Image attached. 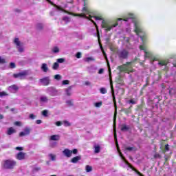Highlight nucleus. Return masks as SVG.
I'll return each instance as SVG.
<instances>
[{
	"mask_svg": "<svg viewBox=\"0 0 176 176\" xmlns=\"http://www.w3.org/2000/svg\"><path fill=\"white\" fill-rule=\"evenodd\" d=\"M24 157H25V153H24L23 152H19L16 155V159H18V160H23V159H24Z\"/></svg>",
	"mask_w": 176,
	"mask_h": 176,
	"instance_id": "nucleus-17",
	"label": "nucleus"
},
{
	"mask_svg": "<svg viewBox=\"0 0 176 176\" xmlns=\"http://www.w3.org/2000/svg\"><path fill=\"white\" fill-rule=\"evenodd\" d=\"M154 157H155V159H157V158L160 157V154H155Z\"/></svg>",
	"mask_w": 176,
	"mask_h": 176,
	"instance_id": "nucleus-51",
	"label": "nucleus"
},
{
	"mask_svg": "<svg viewBox=\"0 0 176 176\" xmlns=\"http://www.w3.org/2000/svg\"><path fill=\"white\" fill-rule=\"evenodd\" d=\"M63 124L64 126H65V127H68L71 126V123H69V122L68 121H63Z\"/></svg>",
	"mask_w": 176,
	"mask_h": 176,
	"instance_id": "nucleus-36",
	"label": "nucleus"
},
{
	"mask_svg": "<svg viewBox=\"0 0 176 176\" xmlns=\"http://www.w3.org/2000/svg\"><path fill=\"white\" fill-rule=\"evenodd\" d=\"M54 79H56V80H60L61 79V76H60V74H56L54 76Z\"/></svg>",
	"mask_w": 176,
	"mask_h": 176,
	"instance_id": "nucleus-37",
	"label": "nucleus"
},
{
	"mask_svg": "<svg viewBox=\"0 0 176 176\" xmlns=\"http://www.w3.org/2000/svg\"><path fill=\"white\" fill-rule=\"evenodd\" d=\"M91 68H93L92 66H91L90 67L88 68V72H89V74H92L93 72H91Z\"/></svg>",
	"mask_w": 176,
	"mask_h": 176,
	"instance_id": "nucleus-56",
	"label": "nucleus"
},
{
	"mask_svg": "<svg viewBox=\"0 0 176 176\" xmlns=\"http://www.w3.org/2000/svg\"><path fill=\"white\" fill-rule=\"evenodd\" d=\"M31 133V129L30 128H25L23 131L19 133V137H25V135H29Z\"/></svg>",
	"mask_w": 176,
	"mask_h": 176,
	"instance_id": "nucleus-12",
	"label": "nucleus"
},
{
	"mask_svg": "<svg viewBox=\"0 0 176 176\" xmlns=\"http://www.w3.org/2000/svg\"><path fill=\"white\" fill-rule=\"evenodd\" d=\"M14 12H16V13H21V10H20V9H19V8H16V9L14 10Z\"/></svg>",
	"mask_w": 176,
	"mask_h": 176,
	"instance_id": "nucleus-50",
	"label": "nucleus"
},
{
	"mask_svg": "<svg viewBox=\"0 0 176 176\" xmlns=\"http://www.w3.org/2000/svg\"><path fill=\"white\" fill-rule=\"evenodd\" d=\"M46 91L50 96H51V97H56V96H57V94L58 93L57 89H56V88L53 87H48L46 89Z\"/></svg>",
	"mask_w": 176,
	"mask_h": 176,
	"instance_id": "nucleus-8",
	"label": "nucleus"
},
{
	"mask_svg": "<svg viewBox=\"0 0 176 176\" xmlns=\"http://www.w3.org/2000/svg\"><path fill=\"white\" fill-rule=\"evenodd\" d=\"M58 68H60V65L57 62H55L52 65V69L57 71Z\"/></svg>",
	"mask_w": 176,
	"mask_h": 176,
	"instance_id": "nucleus-24",
	"label": "nucleus"
},
{
	"mask_svg": "<svg viewBox=\"0 0 176 176\" xmlns=\"http://www.w3.org/2000/svg\"><path fill=\"white\" fill-rule=\"evenodd\" d=\"M56 63L58 64H63V63H65V58H58L56 60Z\"/></svg>",
	"mask_w": 176,
	"mask_h": 176,
	"instance_id": "nucleus-29",
	"label": "nucleus"
},
{
	"mask_svg": "<svg viewBox=\"0 0 176 176\" xmlns=\"http://www.w3.org/2000/svg\"><path fill=\"white\" fill-rule=\"evenodd\" d=\"M94 107H96V108H100L102 107V102H98L94 103Z\"/></svg>",
	"mask_w": 176,
	"mask_h": 176,
	"instance_id": "nucleus-30",
	"label": "nucleus"
},
{
	"mask_svg": "<svg viewBox=\"0 0 176 176\" xmlns=\"http://www.w3.org/2000/svg\"><path fill=\"white\" fill-rule=\"evenodd\" d=\"M126 150L129 151V152H131L133 151H135V148H134V147H126Z\"/></svg>",
	"mask_w": 176,
	"mask_h": 176,
	"instance_id": "nucleus-38",
	"label": "nucleus"
},
{
	"mask_svg": "<svg viewBox=\"0 0 176 176\" xmlns=\"http://www.w3.org/2000/svg\"><path fill=\"white\" fill-rule=\"evenodd\" d=\"M56 126H61V124H63V122H61L60 121H57L56 122Z\"/></svg>",
	"mask_w": 176,
	"mask_h": 176,
	"instance_id": "nucleus-46",
	"label": "nucleus"
},
{
	"mask_svg": "<svg viewBox=\"0 0 176 176\" xmlns=\"http://www.w3.org/2000/svg\"><path fill=\"white\" fill-rule=\"evenodd\" d=\"M0 64H6V59L0 56Z\"/></svg>",
	"mask_w": 176,
	"mask_h": 176,
	"instance_id": "nucleus-33",
	"label": "nucleus"
},
{
	"mask_svg": "<svg viewBox=\"0 0 176 176\" xmlns=\"http://www.w3.org/2000/svg\"><path fill=\"white\" fill-rule=\"evenodd\" d=\"M1 119H3V115L0 114V120H1Z\"/></svg>",
	"mask_w": 176,
	"mask_h": 176,
	"instance_id": "nucleus-60",
	"label": "nucleus"
},
{
	"mask_svg": "<svg viewBox=\"0 0 176 176\" xmlns=\"http://www.w3.org/2000/svg\"><path fill=\"white\" fill-rule=\"evenodd\" d=\"M40 101L41 102L46 103L49 101V98L46 96H41L40 97Z\"/></svg>",
	"mask_w": 176,
	"mask_h": 176,
	"instance_id": "nucleus-19",
	"label": "nucleus"
},
{
	"mask_svg": "<svg viewBox=\"0 0 176 176\" xmlns=\"http://www.w3.org/2000/svg\"><path fill=\"white\" fill-rule=\"evenodd\" d=\"M130 104H135V100L131 99L129 100Z\"/></svg>",
	"mask_w": 176,
	"mask_h": 176,
	"instance_id": "nucleus-55",
	"label": "nucleus"
},
{
	"mask_svg": "<svg viewBox=\"0 0 176 176\" xmlns=\"http://www.w3.org/2000/svg\"><path fill=\"white\" fill-rule=\"evenodd\" d=\"M29 118H30V119L34 120V119H35L36 118V116H35L34 114H30L29 116Z\"/></svg>",
	"mask_w": 176,
	"mask_h": 176,
	"instance_id": "nucleus-44",
	"label": "nucleus"
},
{
	"mask_svg": "<svg viewBox=\"0 0 176 176\" xmlns=\"http://www.w3.org/2000/svg\"><path fill=\"white\" fill-rule=\"evenodd\" d=\"M116 120V115L114 116V120H113L114 123H115Z\"/></svg>",
	"mask_w": 176,
	"mask_h": 176,
	"instance_id": "nucleus-63",
	"label": "nucleus"
},
{
	"mask_svg": "<svg viewBox=\"0 0 176 176\" xmlns=\"http://www.w3.org/2000/svg\"><path fill=\"white\" fill-rule=\"evenodd\" d=\"M85 86H91V82L90 81H85Z\"/></svg>",
	"mask_w": 176,
	"mask_h": 176,
	"instance_id": "nucleus-45",
	"label": "nucleus"
},
{
	"mask_svg": "<svg viewBox=\"0 0 176 176\" xmlns=\"http://www.w3.org/2000/svg\"><path fill=\"white\" fill-rule=\"evenodd\" d=\"M10 67L13 69V68H16V64L14 63H10Z\"/></svg>",
	"mask_w": 176,
	"mask_h": 176,
	"instance_id": "nucleus-40",
	"label": "nucleus"
},
{
	"mask_svg": "<svg viewBox=\"0 0 176 176\" xmlns=\"http://www.w3.org/2000/svg\"><path fill=\"white\" fill-rule=\"evenodd\" d=\"M118 21H120V20H123V19H118Z\"/></svg>",
	"mask_w": 176,
	"mask_h": 176,
	"instance_id": "nucleus-64",
	"label": "nucleus"
},
{
	"mask_svg": "<svg viewBox=\"0 0 176 176\" xmlns=\"http://www.w3.org/2000/svg\"><path fill=\"white\" fill-rule=\"evenodd\" d=\"M165 151H168V144L165 146Z\"/></svg>",
	"mask_w": 176,
	"mask_h": 176,
	"instance_id": "nucleus-59",
	"label": "nucleus"
},
{
	"mask_svg": "<svg viewBox=\"0 0 176 176\" xmlns=\"http://www.w3.org/2000/svg\"><path fill=\"white\" fill-rule=\"evenodd\" d=\"M66 104H67V107H73L74 100H67L66 101Z\"/></svg>",
	"mask_w": 176,
	"mask_h": 176,
	"instance_id": "nucleus-26",
	"label": "nucleus"
},
{
	"mask_svg": "<svg viewBox=\"0 0 176 176\" xmlns=\"http://www.w3.org/2000/svg\"><path fill=\"white\" fill-rule=\"evenodd\" d=\"M100 49H101L102 52H103V54H105V53H104V50L102 49V45H100Z\"/></svg>",
	"mask_w": 176,
	"mask_h": 176,
	"instance_id": "nucleus-62",
	"label": "nucleus"
},
{
	"mask_svg": "<svg viewBox=\"0 0 176 176\" xmlns=\"http://www.w3.org/2000/svg\"><path fill=\"white\" fill-rule=\"evenodd\" d=\"M63 153L64 156H65L66 157H71V156H72V153H73V155H78V149L74 148L72 151H71L68 148H65L63 151Z\"/></svg>",
	"mask_w": 176,
	"mask_h": 176,
	"instance_id": "nucleus-6",
	"label": "nucleus"
},
{
	"mask_svg": "<svg viewBox=\"0 0 176 176\" xmlns=\"http://www.w3.org/2000/svg\"><path fill=\"white\" fill-rule=\"evenodd\" d=\"M62 85H69V80H65L62 82Z\"/></svg>",
	"mask_w": 176,
	"mask_h": 176,
	"instance_id": "nucleus-42",
	"label": "nucleus"
},
{
	"mask_svg": "<svg viewBox=\"0 0 176 176\" xmlns=\"http://www.w3.org/2000/svg\"><path fill=\"white\" fill-rule=\"evenodd\" d=\"M40 82L43 85V86H48V85L50 84V78L44 77L43 78L40 79Z\"/></svg>",
	"mask_w": 176,
	"mask_h": 176,
	"instance_id": "nucleus-11",
	"label": "nucleus"
},
{
	"mask_svg": "<svg viewBox=\"0 0 176 176\" xmlns=\"http://www.w3.org/2000/svg\"><path fill=\"white\" fill-rule=\"evenodd\" d=\"M68 14H71L72 16H78V17H85V19H87L88 20H90L96 27H97V24H96V22L93 21L91 19H95V20H102V24L101 27L102 28H104L105 31H111L112 28H115V27H118V23H116L114 24H111L108 21H105V20L102 19L101 16H93L90 15V10L89 8L86 6L85 4H84V7L82 8V14H74L72 12H67Z\"/></svg>",
	"mask_w": 176,
	"mask_h": 176,
	"instance_id": "nucleus-1",
	"label": "nucleus"
},
{
	"mask_svg": "<svg viewBox=\"0 0 176 176\" xmlns=\"http://www.w3.org/2000/svg\"><path fill=\"white\" fill-rule=\"evenodd\" d=\"M43 116H47V110H44L42 111Z\"/></svg>",
	"mask_w": 176,
	"mask_h": 176,
	"instance_id": "nucleus-43",
	"label": "nucleus"
},
{
	"mask_svg": "<svg viewBox=\"0 0 176 176\" xmlns=\"http://www.w3.org/2000/svg\"><path fill=\"white\" fill-rule=\"evenodd\" d=\"M169 94H170V96H173V94H175V89L174 88H170L169 89Z\"/></svg>",
	"mask_w": 176,
	"mask_h": 176,
	"instance_id": "nucleus-34",
	"label": "nucleus"
},
{
	"mask_svg": "<svg viewBox=\"0 0 176 176\" xmlns=\"http://www.w3.org/2000/svg\"><path fill=\"white\" fill-rule=\"evenodd\" d=\"M14 111H15V109H14V108H12V109H10V111H11V112H14Z\"/></svg>",
	"mask_w": 176,
	"mask_h": 176,
	"instance_id": "nucleus-61",
	"label": "nucleus"
},
{
	"mask_svg": "<svg viewBox=\"0 0 176 176\" xmlns=\"http://www.w3.org/2000/svg\"><path fill=\"white\" fill-rule=\"evenodd\" d=\"M56 8L58 9V10H61L62 12H64V10L60 7H58V6H55Z\"/></svg>",
	"mask_w": 176,
	"mask_h": 176,
	"instance_id": "nucleus-53",
	"label": "nucleus"
},
{
	"mask_svg": "<svg viewBox=\"0 0 176 176\" xmlns=\"http://www.w3.org/2000/svg\"><path fill=\"white\" fill-rule=\"evenodd\" d=\"M49 157L51 159V160L52 162H56V155H54V154H50L49 155Z\"/></svg>",
	"mask_w": 176,
	"mask_h": 176,
	"instance_id": "nucleus-27",
	"label": "nucleus"
},
{
	"mask_svg": "<svg viewBox=\"0 0 176 176\" xmlns=\"http://www.w3.org/2000/svg\"><path fill=\"white\" fill-rule=\"evenodd\" d=\"M8 90L11 93H17V91H19V87L16 85H11L8 87Z\"/></svg>",
	"mask_w": 176,
	"mask_h": 176,
	"instance_id": "nucleus-14",
	"label": "nucleus"
},
{
	"mask_svg": "<svg viewBox=\"0 0 176 176\" xmlns=\"http://www.w3.org/2000/svg\"><path fill=\"white\" fill-rule=\"evenodd\" d=\"M80 159H82V157H80V155L74 157L71 160V162L72 163H78V162H79V160H80Z\"/></svg>",
	"mask_w": 176,
	"mask_h": 176,
	"instance_id": "nucleus-20",
	"label": "nucleus"
},
{
	"mask_svg": "<svg viewBox=\"0 0 176 176\" xmlns=\"http://www.w3.org/2000/svg\"><path fill=\"white\" fill-rule=\"evenodd\" d=\"M28 75H30V71L25 70L22 72L14 74L13 76L15 78H19V79H24V78H25V76H28Z\"/></svg>",
	"mask_w": 176,
	"mask_h": 176,
	"instance_id": "nucleus-7",
	"label": "nucleus"
},
{
	"mask_svg": "<svg viewBox=\"0 0 176 176\" xmlns=\"http://www.w3.org/2000/svg\"><path fill=\"white\" fill-rule=\"evenodd\" d=\"M139 47L140 50H144L145 53L144 54L145 57H146L147 58H151V57H152V54L150 52H146V47L145 46V44L140 45Z\"/></svg>",
	"mask_w": 176,
	"mask_h": 176,
	"instance_id": "nucleus-10",
	"label": "nucleus"
},
{
	"mask_svg": "<svg viewBox=\"0 0 176 176\" xmlns=\"http://www.w3.org/2000/svg\"><path fill=\"white\" fill-rule=\"evenodd\" d=\"M94 152L95 153H100V151H101V147L100 145L97 144L94 146Z\"/></svg>",
	"mask_w": 176,
	"mask_h": 176,
	"instance_id": "nucleus-23",
	"label": "nucleus"
},
{
	"mask_svg": "<svg viewBox=\"0 0 176 176\" xmlns=\"http://www.w3.org/2000/svg\"><path fill=\"white\" fill-rule=\"evenodd\" d=\"M57 143L54 142L52 144H51V146H52V148H54V146L56 145Z\"/></svg>",
	"mask_w": 176,
	"mask_h": 176,
	"instance_id": "nucleus-58",
	"label": "nucleus"
},
{
	"mask_svg": "<svg viewBox=\"0 0 176 176\" xmlns=\"http://www.w3.org/2000/svg\"><path fill=\"white\" fill-rule=\"evenodd\" d=\"M76 58H82V53L78 52L76 55Z\"/></svg>",
	"mask_w": 176,
	"mask_h": 176,
	"instance_id": "nucleus-41",
	"label": "nucleus"
},
{
	"mask_svg": "<svg viewBox=\"0 0 176 176\" xmlns=\"http://www.w3.org/2000/svg\"><path fill=\"white\" fill-rule=\"evenodd\" d=\"M51 52L54 53V54H57L60 53V48H58V47H54L52 48Z\"/></svg>",
	"mask_w": 176,
	"mask_h": 176,
	"instance_id": "nucleus-22",
	"label": "nucleus"
},
{
	"mask_svg": "<svg viewBox=\"0 0 176 176\" xmlns=\"http://www.w3.org/2000/svg\"><path fill=\"white\" fill-rule=\"evenodd\" d=\"M63 20H64V21H69V18H68V16H65Z\"/></svg>",
	"mask_w": 176,
	"mask_h": 176,
	"instance_id": "nucleus-47",
	"label": "nucleus"
},
{
	"mask_svg": "<svg viewBox=\"0 0 176 176\" xmlns=\"http://www.w3.org/2000/svg\"><path fill=\"white\" fill-rule=\"evenodd\" d=\"M98 74H104V69H99Z\"/></svg>",
	"mask_w": 176,
	"mask_h": 176,
	"instance_id": "nucleus-52",
	"label": "nucleus"
},
{
	"mask_svg": "<svg viewBox=\"0 0 176 176\" xmlns=\"http://www.w3.org/2000/svg\"><path fill=\"white\" fill-rule=\"evenodd\" d=\"M85 170L87 173H90V171L93 170V168L91 166L87 165L85 167Z\"/></svg>",
	"mask_w": 176,
	"mask_h": 176,
	"instance_id": "nucleus-31",
	"label": "nucleus"
},
{
	"mask_svg": "<svg viewBox=\"0 0 176 176\" xmlns=\"http://www.w3.org/2000/svg\"><path fill=\"white\" fill-rule=\"evenodd\" d=\"M14 133H16V129L13 127H10L8 129L6 133L8 135H12V134H14Z\"/></svg>",
	"mask_w": 176,
	"mask_h": 176,
	"instance_id": "nucleus-16",
	"label": "nucleus"
},
{
	"mask_svg": "<svg viewBox=\"0 0 176 176\" xmlns=\"http://www.w3.org/2000/svg\"><path fill=\"white\" fill-rule=\"evenodd\" d=\"M130 19L134 23V27H135L134 31L135 34H137V35L140 36L142 42H144L145 41V32H144V30H142L141 25H140V22H138V21L134 19V16L133 15V14H129L128 17L125 18L124 19V21H129Z\"/></svg>",
	"mask_w": 176,
	"mask_h": 176,
	"instance_id": "nucleus-2",
	"label": "nucleus"
},
{
	"mask_svg": "<svg viewBox=\"0 0 176 176\" xmlns=\"http://www.w3.org/2000/svg\"><path fill=\"white\" fill-rule=\"evenodd\" d=\"M118 69H120L121 72H127L128 74H130V72H133V65L131 62H127L126 64L119 66Z\"/></svg>",
	"mask_w": 176,
	"mask_h": 176,
	"instance_id": "nucleus-3",
	"label": "nucleus"
},
{
	"mask_svg": "<svg viewBox=\"0 0 176 176\" xmlns=\"http://www.w3.org/2000/svg\"><path fill=\"white\" fill-rule=\"evenodd\" d=\"M43 23H37L36 25V30H37V31H42L43 30Z\"/></svg>",
	"mask_w": 176,
	"mask_h": 176,
	"instance_id": "nucleus-21",
	"label": "nucleus"
},
{
	"mask_svg": "<svg viewBox=\"0 0 176 176\" xmlns=\"http://www.w3.org/2000/svg\"><path fill=\"white\" fill-rule=\"evenodd\" d=\"M3 96H6V92H0V97H3Z\"/></svg>",
	"mask_w": 176,
	"mask_h": 176,
	"instance_id": "nucleus-49",
	"label": "nucleus"
},
{
	"mask_svg": "<svg viewBox=\"0 0 176 176\" xmlns=\"http://www.w3.org/2000/svg\"><path fill=\"white\" fill-rule=\"evenodd\" d=\"M111 87L112 96H113V97H115V92L113 91V87H112V85H111Z\"/></svg>",
	"mask_w": 176,
	"mask_h": 176,
	"instance_id": "nucleus-48",
	"label": "nucleus"
},
{
	"mask_svg": "<svg viewBox=\"0 0 176 176\" xmlns=\"http://www.w3.org/2000/svg\"><path fill=\"white\" fill-rule=\"evenodd\" d=\"M118 57H120V58H123V59H126L127 58V57H129V51L126 50H122L118 51Z\"/></svg>",
	"mask_w": 176,
	"mask_h": 176,
	"instance_id": "nucleus-9",
	"label": "nucleus"
},
{
	"mask_svg": "<svg viewBox=\"0 0 176 176\" xmlns=\"http://www.w3.org/2000/svg\"><path fill=\"white\" fill-rule=\"evenodd\" d=\"M100 91L102 94H106L107 93V89L104 88V87H102L100 88Z\"/></svg>",
	"mask_w": 176,
	"mask_h": 176,
	"instance_id": "nucleus-35",
	"label": "nucleus"
},
{
	"mask_svg": "<svg viewBox=\"0 0 176 176\" xmlns=\"http://www.w3.org/2000/svg\"><path fill=\"white\" fill-rule=\"evenodd\" d=\"M65 94L67 97H71V96H72V86H69L65 89Z\"/></svg>",
	"mask_w": 176,
	"mask_h": 176,
	"instance_id": "nucleus-13",
	"label": "nucleus"
},
{
	"mask_svg": "<svg viewBox=\"0 0 176 176\" xmlns=\"http://www.w3.org/2000/svg\"><path fill=\"white\" fill-rule=\"evenodd\" d=\"M36 124H41V123H42V120H37L36 121Z\"/></svg>",
	"mask_w": 176,
	"mask_h": 176,
	"instance_id": "nucleus-54",
	"label": "nucleus"
},
{
	"mask_svg": "<svg viewBox=\"0 0 176 176\" xmlns=\"http://www.w3.org/2000/svg\"><path fill=\"white\" fill-rule=\"evenodd\" d=\"M19 53H24L25 48L24 47V43L20 41L19 38H15L13 41Z\"/></svg>",
	"mask_w": 176,
	"mask_h": 176,
	"instance_id": "nucleus-4",
	"label": "nucleus"
},
{
	"mask_svg": "<svg viewBox=\"0 0 176 176\" xmlns=\"http://www.w3.org/2000/svg\"><path fill=\"white\" fill-rule=\"evenodd\" d=\"M50 141H59L60 135H53L50 138Z\"/></svg>",
	"mask_w": 176,
	"mask_h": 176,
	"instance_id": "nucleus-18",
	"label": "nucleus"
},
{
	"mask_svg": "<svg viewBox=\"0 0 176 176\" xmlns=\"http://www.w3.org/2000/svg\"><path fill=\"white\" fill-rule=\"evenodd\" d=\"M14 126H17L18 127H21L23 126V124L20 121H16L14 123Z\"/></svg>",
	"mask_w": 176,
	"mask_h": 176,
	"instance_id": "nucleus-32",
	"label": "nucleus"
},
{
	"mask_svg": "<svg viewBox=\"0 0 176 176\" xmlns=\"http://www.w3.org/2000/svg\"><path fill=\"white\" fill-rule=\"evenodd\" d=\"M129 130V126L126 124H123L121 127V131H127Z\"/></svg>",
	"mask_w": 176,
	"mask_h": 176,
	"instance_id": "nucleus-28",
	"label": "nucleus"
},
{
	"mask_svg": "<svg viewBox=\"0 0 176 176\" xmlns=\"http://www.w3.org/2000/svg\"><path fill=\"white\" fill-rule=\"evenodd\" d=\"M16 151H23V147H16Z\"/></svg>",
	"mask_w": 176,
	"mask_h": 176,
	"instance_id": "nucleus-57",
	"label": "nucleus"
},
{
	"mask_svg": "<svg viewBox=\"0 0 176 176\" xmlns=\"http://www.w3.org/2000/svg\"><path fill=\"white\" fill-rule=\"evenodd\" d=\"M84 61L90 63V61H96V59L94 57H87L84 59Z\"/></svg>",
	"mask_w": 176,
	"mask_h": 176,
	"instance_id": "nucleus-25",
	"label": "nucleus"
},
{
	"mask_svg": "<svg viewBox=\"0 0 176 176\" xmlns=\"http://www.w3.org/2000/svg\"><path fill=\"white\" fill-rule=\"evenodd\" d=\"M158 64H159V65H162V66L167 65V62H166V61H161Z\"/></svg>",
	"mask_w": 176,
	"mask_h": 176,
	"instance_id": "nucleus-39",
	"label": "nucleus"
},
{
	"mask_svg": "<svg viewBox=\"0 0 176 176\" xmlns=\"http://www.w3.org/2000/svg\"><path fill=\"white\" fill-rule=\"evenodd\" d=\"M41 69L45 74H47V72H49V66L47 65V63H42L41 66Z\"/></svg>",
	"mask_w": 176,
	"mask_h": 176,
	"instance_id": "nucleus-15",
	"label": "nucleus"
},
{
	"mask_svg": "<svg viewBox=\"0 0 176 176\" xmlns=\"http://www.w3.org/2000/svg\"><path fill=\"white\" fill-rule=\"evenodd\" d=\"M16 166V161H13L12 160H8L3 162V167L6 170H12V168H14Z\"/></svg>",
	"mask_w": 176,
	"mask_h": 176,
	"instance_id": "nucleus-5",
	"label": "nucleus"
}]
</instances>
